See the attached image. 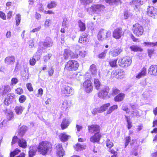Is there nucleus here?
Here are the masks:
<instances>
[{
	"instance_id": "f257e3e1",
	"label": "nucleus",
	"mask_w": 157,
	"mask_h": 157,
	"mask_svg": "<svg viewBox=\"0 0 157 157\" xmlns=\"http://www.w3.org/2000/svg\"><path fill=\"white\" fill-rule=\"evenodd\" d=\"M51 144L47 141H43L40 142L37 149L40 153L44 155L51 150Z\"/></svg>"
},
{
	"instance_id": "f03ea898",
	"label": "nucleus",
	"mask_w": 157,
	"mask_h": 157,
	"mask_svg": "<svg viewBox=\"0 0 157 157\" xmlns=\"http://www.w3.org/2000/svg\"><path fill=\"white\" fill-rule=\"evenodd\" d=\"M53 42L52 39L49 37L47 38L45 41L40 42L39 43V49L37 50V53H41L43 49H44L45 48L51 47L52 45Z\"/></svg>"
},
{
	"instance_id": "7ed1b4c3",
	"label": "nucleus",
	"mask_w": 157,
	"mask_h": 157,
	"mask_svg": "<svg viewBox=\"0 0 157 157\" xmlns=\"http://www.w3.org/2000/svg\"><path fill=\"white\" fill-rule=\"evenodd\" d=\"M111 32L110 31H107L104 29H101L98 33L97 36L98 39L99 40L103 41L104 40H108L110 37Z\"/></svg>"
},
{
	"instance_id": "20e7f679",
	"label": "nucleus",
	"mask_w": 157,
	"mask_h": 157,
	"mask_svg": "<svg viewBox=\"0 0 157 157\" xmlns=\"http://www.w3.org/2000/svg\"><path fill=\"white\" fill-rule=\"evenodd\" d=\"M79 66L77 61L75 60H69L66 64L65 68L69 71H75L77 70Z\"/></svg>"
},
{
	"instance_id": "39448f33",
	"label": "nucleus",
	"mask_w": 157,
	"mask_h": 157,
	"mask_svg": "<svg viewBox=\"0 0 157 157\" xmlns=\"http://www.w3.org/2000/svg\"><path fill=\"white\" fill-rule=\"evenodd\" d=\"M17 143L19 147L25 148L26 147L27 142L25 140L21 137L18 138L17 136H14L12 139V145H13L15 143Z\"/></svg>"
},
{
	"instance_id": "423d86ee",
	"label": "nucleus",
	"mask_w": 157,
	"mask_h": 157,
	"mask_svg": "<svg viewBox=\"0 0 157 157\" xmlns=\"http://www.w3.org/2000/svg\"><path fill=\"white\" fill-rule=\"evenodd\" d=\"M132 31L135 35L137 36L142 35L144 29L143 27L138 23H136L133 25Z\"/></svg>"
},
{
	"instance_id": "0eeeda50",
	"label": "nucleus",
	"mask_w": 157,
	"mask_h": 157,
	"mask_svg": "<svg viewBox=\"0 0 157 157\" xmlns=\"http://www.w3.org/2000/svg\"><path fill=\"white\" fill-rule=\"evenodd\" d=\"M132 62L131 58L130 57H126L121 59L118 61L120 66L124 67H127L129 66Z\"/></svg>"
},
{
	"instance_id": "6e6552de",
	"label": "nucleus",
	"mask_w": 157,
	"mask_h": 157,
	"mask_svg": "<svg viewBox=\"0 0 157 157\" xmlns=\"http://www.w3.org/2000/svg\"><path fill=\"white\" fill-rule=\"evenodd\" d=\"M61 92L63 95L68 96L73 94L74 90L71 86L64 85L62 88Z\"/></svg>"
},
{
	"instance_id": "1a4fd4ad",
	"label": "nucleus",
	"mask_w": 157,
	"mask_h": 157,
	"mask_svg": "<svg viewBox=\"0 0 157 157\" xmlns=\"http://www.w3.org/2000/svg\"><path fill=\"white\" fill-rule=\"evenodd\" d=\"M109 90V88L108 86L102 87L98 93V96L101 98L105 99L107 96Z\"/></svg>"
},
{
	"instance_id": "9d476101",
	"label": "nucleus",
	"mask_w": 157,
	"mask_h": 157,
	"mask_svg": "<svg viewBox=\"0 0 157 157\" xmlns=\"http://www.w3.org/2000/svg\"><path fill=\"white\" fill-rule=\"evenodd\" d=\"M110 105L109 103L104 104L100 107L94 109L92 111V113L95 115L98 113H101L105 111Z\"/></svg>"
},
{
	"instance_id": "9b49d317",
	"label": "nucleus",
	"mask_w": 157,
	"mask_h": 157,
	"mask_svg": "<svg viewBox=\"0 0 157 157\" xmlns=\"http://www.w3.org/2000/svg\"><path fill=\"white\" fill-rule=\"evenodd\" d=\"M83 86L85 91L87 93H90L93 90L92 84L90 80H87L85 81L83 83Z\"/></svg>"
},
{
	"instance_id": "f8f14e48",
	"label": "nucleus",
	"mask_w": 157,
	"mask_h": 157,
	"mask_svg": "<svg viewBox=\"0 0 157 157\" xmlns=\"http://www.w3.org/2000/svg\"><path fill=\"white\" fill-rule=\"evenodd\" d=\"M124 34V32L122 29L120 28H117L113 32V37L116 39H119Z\"/></svg>"
},
{
	"instance_id": "ddd939ff",
	"label": "nucleus",
	"mask_w": 157,
	"mask_h": 157,
	"mask_svg": "<svg viewBox=\"0 0 157 157\" xmlns=\"http://www.w3.org/2000/svg\"><path fill=\"white\" fill-rule=\"evenodd\" d=\"M147 13L149 15L153 18L157 17V9L153 6H149L148 8Z\"/></svg>"
},
{
	"instance_id": "4468645a",
	"label": "nucleus",
	"mask_w": 157,
	"mask_h": 157,
	"mask_svg": "<svg viewBox=\"0 0 157 157\" xmlns=\"http://www.w3.org/2000/svg\"><path fill=\"white\" fill-rule=\"evenodd\" d=\"M104 8L103 6L101 5H96L92 6L90 8V10H92L93 12L98 13L101 10H103Z\"/></svg>"
},
{
	"instance_id": "2eb2a0df",
	"label": "nucleus",
	"mask_w": 157,
	"mask_h": 157,
	"mask_svg": "<svg viewBox=\"0 0 157 157\" xmlns=\"http://www.w3.org/2000/svg\"><path fill=\"white\" fill-rule=\"evenodd\" d=\"M56 154L59 157H63L64 155V151L62 147L61 144H56Z\"/></svg>"
},
{
	"instance_id": "dca6fc26",
	"label": "nucleus",
	"mask_w": 157,
	"mask_h": 157,
	"mask_svg": "<svg viewBox=\"0 0 157 157\" xmlns=\"http://www.w3.org/2000/svg\"><path fill=\"white\" fill-rule=\"evenodd\" d=\"M63 56L65 59H70L74 58L75 57V55L70 50L65 49L64 50Z\"/></svg>"
},
{
	"instance_id": "f3484780",
	"label": "nucleus",
	"mask_w": 157,
	"mask_h": 157,
	"mask_svg": "<svg viewBox=\"0 0 157 157\" xmlns=\"http://www.w3.org/2000/svg\"><path fill=\"white\" fill-rule=\"evenodd\" d=\"M11 88L9 85L2 86L0 88V96L4 95L10 92Z\"/></svg>"
},
{
	"instance_id": "a211bd4d",
	"label": "nucleus",
	"mask_w": 157,
	"mask_h": 157,
	"mask_svg": "<svg viewBox=\"0 0 157 157\" xmlns=\"http://www.w3.org/2000/svg\"><path fill=\"white\" fill-rule=\"evenodd\" d=\"M101 137V133L97 132L94 135L90 137V140L93 143H98L99 142Z\"/></svg>"
},
{
	"instance_id": "6ab92c4d",
	"label": "nucleus",
	"mask_w": 157,
	"mask_h": 157,
	"mask_svg": "<svg viewBox=\"0 0 157 157\" xmlns=\"http://www.w3.org/2000/svg\"><path fill=\"white\" fill-rule=\"evenodd\" d=\"M88 129L90 133H93L95 132H99L100 128L99 126L96 124H93L88 125Z\"/></svg>"
},
{
	"instance_id": "aec40b11",
	"label": "nucleus",
	"mask_w": 157,
	"mask_h": 157,
	"mask_svg": "<svg viewBox=\"0 0 157 157\" xmlns=\"http://www.w3.org/2000/svg\"><path fill=\"white\" fill-rule=\"evenodd\" d=\"M71 105V103L70 101L65 100L62 103L61 108L62 110L67 111L69 110Z\"/></svg>"
},
{
	"instance_id": "412c9836",
	"label": "nucleus",
	"mask_w": 157,
	"mask_h": 157,
	"mask_svg": "<svg viewBox=\"0 0 157 157\" xmlns=\"http://www.w3.org/2000/svg\"><path fill=\"white\" fill-rule=\"evenodd\" d=\"M148 73L151 75L157 76V65L151 66L149 68Z\"/></svg>"
},
{
	"instance_id": "4be33fe9",
	"label": "nucleus",
	"mask_w": 157,
	"mask_h": 157,
	"mask_svg": "<svg viewBox=\"0 0 157 157\" xmlns=\"http://www.w3.org/2000/svg\"><path fill=\"white\" fill-rule=\"evenodd\" d=\"M71 122L69 118H65L63 119L61 124V127L62 129H64L67 128Z\"/></svg>"
},
{
	"instance_id": "5701e85b",
	"label": "nucleus",
	"mask_w": 157,
	"mask_h": 157,
	"mask_svg": "<svg viewBox=\"0 0 157 157\" xmlns=\"http://www.w3.org/2000/svg\"><path fill=\"white\" fill-rule=\"evenodd\" d=\"M147 73V69L145 67H143L141 71L139 72L136 76V78L138 79L144 76Z\"/></svg>"
},
{
	"instance_id": "b1692460",
	"label": "nucleus",
	"mask_w": 157,
	"mask_h": 157,
	"mask_svg": "<svg viewBox=\"0 0 157 157\" xmlns=\"http://www.w3.org/2000/svg\"><path fill=\"white\" fill-rule=\"evenodd\" d=\"M87 34L85 33H83L80 36L78 42L80 43H84L88 41Z\"/></svg>"
},
{
	"instance_id": "393cba45",
	"label": "nucleus",
	"mask_w": 157,
	"mask_h": 157,
	"mask_svg": "<svg viewBox=\"0 0 157 157\" xmlns=\"http://www.w3.org/2000/svg\"><path fill=\"white\" fill-rule=\"evenodd\" d=\"M122 51V48H117L114 49L110 52L111 54L113 56H118Z\"/></svg>"
},
{
	"instance_id": "a878e982",
	"label": "nucleus",
	"mask_w": 157,
	"mask_h": 157,
	"mask_svg": "<svg viewBox=\"0 0 157 157\" xmlns=\"http://www.w3.org/2000/svg\"><path fill=\"white\" fill-rule=\"evenodd\" d=\"M59 138L61 141L65 142L71 138V136L65 133H63L59 135Z\"/></svg>"
},
{
	"instance_id": "bb28decb",
	"label": "nucleus",
	"mask_w": 157,
	"mask_h": 157,
	"mask_svg": "<svg viewBox=\"0 0 157 157\" xmlns=\"http://www.w3.org/2000/svg\"><path fill=\"white\" fill-rule=\"evenodd\" d=\"M90 71L93 76H95L97 75V70L96 66L93 64L90 67Z\"/></svg>"
},
{
	"instance_id": "cd10ccee",
	"label": "nucleus",
	"mask_w": 157,
	"mask_h": 157,
	"mask_svg": "<svg viewBox=\"0 0 157 157\" xmlns=\"http://www.w3.org/2000/svg\"><path fill=\"white\" fill-rule=\"evenodd\" d=\"M15 58L13 56L6 57L5 59V62L7 64H13L14 63Z\"/></svg>"
},
{
	"instance_id": "c85d7f7f",
	"label": "nucleus",
	"mask_w": 157,
	"mask_h": 157,
	"mask_svg": "<svg viewBox=\"0 0 157 157\" xmlns=\"http://www.w3.org/2000/svg\"><path fill=\"white\" fill-rule=\"evenodd\" d=\"M40 55L35 56L30 59L29 60L30 64L32 66H34L36 63V60H38L40 58Z\"/></svg>"
},
{
	"instance_id": "c756f323",
	"label": "nucleus",
	"mask_w": 157,
	"mask_h": 157,
	"mask_svg": "<svg viewBox=\"0 0 157 157\" xmlns=\"http://www.w3.org/2000/svg\"><path fill=\"white\" fill-rule=\"evenodd\" d=\"M37 147L36 146L31 147L29 151V157H33L37 151Z\"/></svg>"
},
{
	"instance_id": "7c9ffc66",
	"label": "nucleus",
	"mask_w": 157,
	"mask_h": 157,
	"mask_svg": "<svg viewBox=\"0 0 157 157\" xmlns=\"http://www.w3.org/2000/svg\"><path fill=\"white\" fill-rule=\"evenodd\" d=\"M27 129V127L25 126H22L20 128L19 132L18 133V137H21L25 134Z\"/></svg>"
},
{
	"instance_id": "2f4dec72",
	"label": "nucleus",
	"mask_w": 157,
	"mask_h": 157,
	"mask_svg": "<svg viewBox=\"0 0 157 157\" xmlns=\"http://www.w3.org/2000/svg\"><path fill=\"white\" fill-rule=\"evenodd\" d=\"M21 74L23 80L25 81H27L29 78V75L28 71L24 70L21 71Z\"/></svg>"
},
{
	"instance_id": "473e14b6",
	"label": "nucleus",
	"mask_w": 157,
	"mask_h": 157,
	"mask_svg": "<svg viewBox=\"0 0 157 157\" xmlns=\"http://www.w3.org/2000/svg\"><path fill=\"white\" fill-rule=\"evenodd\" d=\"M125 95L123 93H120L117 95L114 98V100L116 101H121L124 99Z\"/></svg>"
},
{
	"instance_id": "72a5a7b5",
	"label": "nucleus",
	"mask_w": 157,
	"mask_h": 157,
	"mask_svg": "<svg viewBox=\"0 0 157 157\" xmlns=\"http://www.w3.org/2000/svg\"><path fill=\"white\" fill-rule=\"evenodd\" d=\"M117 78H122L124 77V72L123 70L121 69H118L116 70Z\"/></svg>"
},
{
	"instance_id": "f704fd0d",
	"label": "nucleus",
	"mask_w": 157,
	"mask_h": 157,
	"mask_svg": "<svg viewBox=\"0 0 157 157\" xmlns=\"http://www.w3.org/2000/svg\"><path fill=\"white\" fill-rule=\"evenodd\" d=\"M24 109V107L21 106H18L15 107L14 110L16 114L21 115Z\"/></svg>"
},
{
	"instance_id": "c9c22d12",
	"label": "nucleus",
	"mask_w": 157,
	"mask_h": 157,
	"mask_svg": "<svg viewBox=\"0 0 157 157\" xmlns=\"http://www.w3.org/2000/svg\"><path fill=\"white\" fill-rule=\"evenodd\" d=\"M5 114L8 120H11L13 117V112L10 110L6 109Z\"/></svg>"
},
{
	"instance_id": "e433bc0d",
	"label": "nucleus",
	"mask_w": 157,
	"mask_h": 157,
	"mask_svg": "<svg viewBox=\"0 0 157 157\" xmlns=\"http://www.w3.org/2000/svg\"><path fill=\"white\" fill-rule=\"evenodd\" d=\"M85 147L86 146L85 145H81L79 143H77L74 147L76 150L78 151L85 149Z\"/></svg>"
},
{
	"instance_id": "4c0bfd02",
	"label": "nucleus",
	"mask_w": 157,
	"mask_h": 157,
	"mask_svg": "<svg viewBox=\"0 0 157 157\" xmlns=\"http://www.w3.org/2000/svg\"><path fill=\"white\" fill-rule=\"evenodd\" d=\"M78 25L80 28V31H83L85 30L86 25L85 24L82 22L80 20L78 21Z\"/></svg>"
},
{
	"instance_id": "58836bf2",
	"label": "nucleus",
	"mask_w": 157,
	"mask_h": 157,
	"mask_svg": "<svg viewBox=\"0 0 157 157\" xmlns=\"http://www.w3.org/2000/svg\"><path fill=\"white\" fill-rule=\"evenodd\" d=\"M118 108V106L117 105H114L109 108L107 110L106 113L107 114H110L115 110L116 109Z\"/></svg>"
},
{
	"instance_id": "ea45409f",
	"label": "nucleus",
	"mask_w": 157,
	"mask_h": 157,
	"mask_svg": "<svg viewBox=\"0 0 157 157\" xmlns=\"http://www.w3.org/2000/svg\"><path fill=\"white\" fill-rule=\"evenodd\" d=\"M130 49L132 51L134 52L141 51L142 50L140 47L136 45H133L131 46Z\"/></svg>"
},
{
	"instance_id": "a19ab883",
	"label": "nucleus",
	"mask_w": 157,
	"mask_h": 157,
	"mask_svg": "<svg viewBox=\"0 0 157 157\" xmlns=\"http://www.w3.org/2000/svg\"><path fill=\"white\" fill-rule=\"evenodd\" d=\"M101 83L99 79H98L94 78V85L97 90H98L99 87L101 86Z\"/></svg>"
},
{
	"instance_id": "79ce46f5",
	"label": "nucleus",
	"mask_w": 157,
	"mask_h": 157,
	"mask_svg": "<svg viewBox=\"0 0 157 157\" xmlns=\"http://www.w3.org/2000/svg\"><path fill=\"white\" fill-rule=\"evenodd\" d=\"M57 4L55 1H52L47 5V7L49 9H51L56 7Z\"/></svg>"
},
{
	"instance_id": "37998d69",
	"label": "nucleus",
	"mask_w": 157,
	"mask_h": 157,
	"mask_svg": "<svg viewBox=\"0 0 157 157\" xmlns=\"http://www.w3.org/2000/svg\"><path fill=\"white\" fill-rule=\"evenodd\" d=\"M144 44L148 47H154L157 46V42H144Z\"/></svg>"
},
{
	"instance_id": "c03bdc74",
	"label": "nucleus",
	"mask_w": 157,
	"mask_h": 157,
	"mask_svg": "<svg viewBox=\"0 0 157 157\" xmlns=\"http://www.w3.org/2000/svg\"><path fill=\"white\" fill-rule=\"evenodd\" d=\"M21 151L18 148L16 149L13 151L11 152L10 157H14L15 156L20 152Z\"/></svg>"
},
{
	"instance_id": "a18cd8bd",
	"label": "nucleus",
	"mask_w": 157,
	"mask_h": 157,
	"mask_svg": "<svg viewBox=\"0 0 157 157\" xmlns=\"http://www.w3.org/2000/svg\"><path fill=\"white\" fill-rule=\"evenodd\" d=\"M16 20V25L18 26L20 24L21 20V16L19 14H17L15 18Z\"/></svg>"
},
{
	"instance_id": "49530a36",
	"label": "nucleus",
	"mask_w": 157,
	"mask_h": 157,
	"mask_svg": "<svg viewBox=\"0 0 157 157\" xmlns=\"http://www.w3.org/2000/svg\"><path fill=\"white\" fill-rule=\"evenodd\" d=\"M80 1L82 4L86 6L92 3L93 0H80Z\"/></svg>"
},
{
	"instance_id": "de8ad7c7",
	"label": "nucleus",
	"mask_w": 157,
	"mask_h": 157,
	"mask_svg": "<svg viewBox=\"0 0 157 157\" xmlns=\"http://www.w3.org/2000/svg\"><path fill=\"white\" fill-rule=\"evenodd\" d=\"M140 4V2L139 0H134L132 1V5L133 6H135V7L136 8H138V6Z\"/></svg>"
},
{
	"instance_id": "09e8293b",
	"label": "nucleus",
	"mask_w": 157,
	"mask_h": 157,
	"mask_svg": "<svg viewBox=\"0 0 157 157\" xmlns=\"http://www.w3.org/2000/svg\"><path fill=\"white\" fill-rule=\"evenodd\" d=\"M15 97V95L13 93H10L8 94L7 98L11 102L13 99H14Z\"/></svg>"
},
{
	"instance_id": "8fccbe9b",
	"label": "nucleus",
	"mask_w": 157,
	"mask_h": 157,
	"mask_svg": "<svg viewBox=\"0 0 157 157\" xmlns=\"http://www.w3.org/2000/svg\"><path fill=\"white\" fill-rule=\"evenodd\" d=\"M106 2L110 5H112L115 2L121 3V0H105Z\"/></svg>"
},
{
	"instance_id": "3c124183",
	"label": "nucleus",
	"mask_w": 157,
	"mask_h": 157,
	"mask_svg": "<svg viewBox=\"0 0 157 157\" xmlns=\"http://www.w3.org/2000/svg\"><path fill=\"white\" fill-rule=\"evenodd\" d=\"M106 146L110 148L113 147V143L112 142L110 141V140L108 139L106 141Z\"/></svg>"
},
{
	"instance_id": "603ef678",
	"label": "nucleus",
	"mask_w": 157,
	"mask_h": 157,
	"mask_svg": "<svg viewBox=\"0 0 157 157\" xmlns=\"http://www.w3.org/2000/svg\"><path fill=\"white\" fill-rule=\"evenodd\" d=\"M132 15L128 11H125L124 13V17L125 19H128L129 18H131Z\"/></svg>"
},
{
	"instance_id": "864d4df0",
	"label": "nucleus",
	"mask_w": 157,
	"mask_h": 157,
	"mask_svg": "<svg viewBox=\"0 0 157 157\" xmlns=\"http://www.w3.org/2000/svg\"><path fill=\"white\" fill-rule=\"evenodd\" d=\"M117 59L110 60L109 62V65L112 67H116L117 66Z\"/></svg>"
},
{
	"instance_id": "5fc2aeb1",
	"label": "nucleus",
	"mask_w": 157,
	"mask_h": 157,
	"mask_svg": "<svg viewBox=\"0 0 157 157\" xmlns=\"http://www.w3.org/2000/svg\"><path fill=\"white\" fill-rule=\"evenodd\" d=\"M125 119L126 120L127 124H128V129H129L132 127V126L131 125V122L130 121L128 117L125 115Z\"/></svg>"
},
{
	"instance_id": "6e6d98bb",
	"label": "nucleus",
	"mask_w": 157,
	"mask_h": 157,
	"mask_svg": "<svg viewBox=\"0 0 157 157\" xmlns=\"http://www.w3.org/2000/svg\"><path fill=\"white\" fill-rule=\"evenodd\" d=\"M15 92L17 94L20 95L23 93V91L22 88L19 87L15 90Z\"/></svg>"
},
{
	"instance_id": "4d7b16f0",
	"label": "nucleus",
	"mask_w": 157,
	"mask_h": 157,
	"mask_svg": "<svg viewBox=\"0 0 157 157\" xmlns=\"http://www.w3.org/2000/svg\"><path fill=\"white\" fill-rule=\"evenodd\" d=\"M18 82V79L15 78H13L11 80V86L15 85Z\"/></svg>"
},
{
	"instance_id": "13d9d810",
	"label": "nucleus",
	"mask_w": 157,
	"mask_h": 157,
	"mask_svg": "<svg viewBox=\"0 0 157 157\" xmlns=\"http://www.w3.org/2000/svg\"><path fill=\"white\" fill-rule=\"evenodd\" d=\"M52 55L51 53H48L44 57V60L45 62H47L48 60L52 56Z\"/></svg>"
},
{
	"instance_id": "bf43d9fd",
	"label": "nucleus",
	"mask_w": 157,
	"mask_h": 157,
	"mask_svg": "<svg viewBox=\"0 0 157 157\" xmlns=\"http://www.w3.org/2000/svg\"><path fill=\"white\" fill-rule=\"evenodd\" d=\"M107 52V50H105L103 52H102L98 55V58H104L105 57Z\"/></svg>"
},
{
	"instance_id": "052dcab7",
	"label": "nucleus",
	"mask_w": 157,
	"mask_h": 157,
	"mask_svg": "<svg viewBox=\"0 0 157 157\" xmlns=\"http://www.w3.org/2000/svg\"><path fill=\"white\" fill-rule=\"evenodd\" d=\"M26 99V97L24 95H22L20 96L19 101L20 103H22L25 101Z\"/></svg>"
},
{
	"instance_id": "680f3d73",
	"label": "nucleus",
	"mask_w": 157,
	"mask_h": 157,
	"mask_svg": "<svg viewBox=\"0 0 157 157\" xmlns=\"http://www.w3.org/2000/svg\"><path fill=\"white\" fill-rule=\"evenodd\" d=\"M82 75L80 73L75 74H74V77L77 80H79L81 78Z\"/></svg>"
},
{
	"instance_id": "e2e57ef3",
	"label": "nucleus",
	"mask_w": 157,
	"mask_h": 157,
	"mask_svg": "<svg viewBox=\"0 0 157 157\" xmlns=\"http://www.w3.org/2000/svg\"><path fill=\"white\" fill-rule=\"evenodd\" d=\"M112 95H116L120 92V91L116 88H113L112 89Z\"/></svg>"
},
{
	"instance_id": "0e129e2a",
	"label": "nucleus",
	"mask_w": 157,
	"mask_h": 157,
	"mask_svg": "<svg viewBox=\"0 0 157 157\" xmlns=\"http://www.w3.org/2000/svg\"><path fill=\"white\" fill-rule=\"evenodd\" d=\"M51 24V21L49 19H47L45 21L44 26L45 27H48Z\"/></svg>"
},
{
	"instance_id": "69168bd1",
	"label": "nucleus",
	"mask_w": 157,
	"mask_h": 157,
	"mask_svg": "<svg viewBox=\"0 0 157 157\" xmlns=\"http://www.w3.org/2000/svg\"><path fill=\"white\" fill-rule=\"evenodd\" d=\"M131 140V139L130 136H127L125 138V147H126L128 145Z\"/></svg>"
},
{
	"instance_id": "338daca9",
	"label": "nucleus",
	"mask_w": 157,
	"mask_h": 157,
	"mask_svg": "<svg viewBox=\"0 0 157 157\" xmlns=\"http://www.w3.org/2000/svg\"><path fill=\"white\" fill-rule=\"evenodd\" d=\"M34 39H31L29 41V47L30 48H33L34 46Z\"/></svg>"
},
{
	"instance_id": "774afa93",
	"label": "nucleus",
	"mask_w": 157,
	"mask_h": 157,
	"mask_svg": "<svg viewBox=\"0 0 157 157\" xmlns=\"http://www.w3.org/2000/svg\"><path fill=\"white\" fill-rule=\"evenodd\" d=\"M0 17L3 20H5L6 19L5 14L1 11H0Z\"/></svg>"
}]
</instances>
